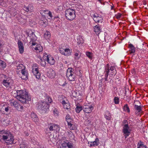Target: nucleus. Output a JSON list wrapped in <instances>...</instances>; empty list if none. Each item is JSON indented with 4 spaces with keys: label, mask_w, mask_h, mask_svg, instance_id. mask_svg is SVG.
I'll return each mask as SVG.
<instances>
[{
    "label": "nucleus",
    "mask_w": 148,
    "mask_h": 148,
    "mask_svg": "<svg viewBox=\"0 0 148 148\" xmlns=\"http://www.w3.org/2000/svg\"><path fill=\"white\" fill-rule=\"evenodd\" d=\"M16 109L19 111L22 112L24 109L23 106L19 103V105H18L17 107H16Z\"/></svg>",
    "instance_id": "nucleus-36"
},
{
    "label": "nucleus",
    "mask_w": 148,
    "mask_h": 148,
    "mask_svg": "<svg viewBox=\"0 0 148 148\" xmlns=\"http://www.w3.org/2000/svg\"><path fill=\"white\" fill-rule=\"evenodd\" d=\"M2 45V44H1L0 42V49L1 48V46Z\"/></svg>",
    "instance_id": "nucleus-56"
},
{
    "label": "nucleus",
    "mask_w": 148,
    "mask_h": 148,
    "mask_svg": "<svg viewBox=\"0 0 148 148\" xmlns=\"http://www.w3.org/2000/svg\"><path fill=\"white\" fill-rule=\"evenodd\" d=\"M43 59L47 62L48 63L51 65L54 64L55 63V60L53 57L50 55H48L46 53L43 54Z\"/></svg>",
    "instance_id": "nucleus-8"
},
{
    "label": "nucleus",
    "mask_w": 148,
    "mask_h": 148,
    "mask_svg": "<svg viewBox=\"0 0 148 148\" xmlns=\"http://www.w3.org/2000/svg\"><path fill=\"white\" fill-rule=\"evenodd\" d=\"M67 136L69 139L73 140L75 138L74 134L71 131L69 130L67 131Z\"/></svg>",
    "instance_id": "nucleus-27"
},
{
    "label": "nucleus",
    "mask_w": 148,
    "mask_h": 148,
    "mask_svg": "<svg viewBox=\"0 0 148 148\" xmlns=\"http://www.w3.org/2000/svg\"><path fill=\"white\" fill-rule=\"evenodd\" d=\"M32 71L37 79H39L40 78V73L38 70V67L37 64H35L33 65Z\"/></svg>",
    "instance_id": "nucleus-9"
},
{
    "label": "nucleus",
    "mask_w": 148,
    "mask_h": 148,
    "mask_svg": "<svg viewBox=\"0 0 148 148\" xmlns=\"http://www.w3.org/2000/svg\"><path fill=\"white\" fill-rule=\"evenodd\" d=\"M17 95L15 98L23 103H26L31 100V97L25 90H17Z\"/></svg>",
    "instance_id": "nucleus-3"
},
{
    "label": "nucleus",
    "mask_w": 148,
    "mask_h": 148,
    "mask_svg": "<svg viewBox=\"0 0 148 148\" xmlns=\"http://www.w3.org/2000/svg\"><path fill=\"white\" fill-rule=\"evenodd\" d=\"M6 64L5 62L0 60V68L4 69L6 67Z\"/></svg>",
    "instance_id": "nucleus-33"
},
{
    "label": "nucleus",
    "mask_w": 148,
    "mask_h": 148,
    "mask_svg": "<svg viewBox=\"0 0 148 148\" xmlns=\"http://www.w3.org/2000/svg\"><path fill=\"white\" fill-rule=\"evenodd\" d=\"M86 56L90 59H91L92 58V53L90 52H86Z\"/></svg>",
    "instance_id": "nucleus-39"
},
{
    "label": "nucleus",
    "mask_w": 148,
    "mask_h": 148,
    "mask_svg": "<svg viewBox=\"0 0 148 148\" xmlns=\"http://www.w3.org/2000/svg\"><path fill=\"white\" fill-rule=\"evenodd\" d=\"M25 32L30 39L29 44H31V47L33 50L37 53L42 52L43 50L42 47L40 45L36 44L37 43H36V37L34 32L30 29L26 30Z\"/></svg>",
    "instance_id": "nucleus-1"
},
{
    "label": "nucleus",
    "mask_w": 148,
    "mask_h": 148,
    "mask_svg": "<svg viewBox=\"0 0 148 148\" xmlns=\"http://www.w3.org/2000/svg\"><path fill=\"white\" fill-rule=\"evenodd\" d=\"M66 121L67 123V124L70 123H72L73 122V120L71 118L67 119Z\"/></svg>",
    "instance_id": "nucleus-49"
},
{
    "label": "nucleus",
    "mask_w": 148,
    "mask_h": 148,
    "mask_svg": "<svg viewBox=\"0 0 148 148\" xmlns=\"http://www.w3.org/2000/svg\"><path fill=\"white\" fill-rule=\"evenodd\" d=\"M60 130V127L58 125H57L55 124H54L53 131L54 132L56 133H58L59 132Z\"/></svg>",
    "instance_id": "nucleus-34"
},
{
    "label": "nucleus",
    "mask_w": 148,
    "mask_h": 148,
    "mask_svg": "<svg viewBox=\"0 0 148 148\" xmlns=\"http://www.w3.org/2000/svg\"><path fill=\"white\" fill-rule=\"evenodd\" d=\"M82 108L81 106H77L75 108V110L77 113H79L82 110Z\"/></svg>",
    "instance_id": "nucleus-37"
},
{
    "label": "nucleus",
    "mask_w": 148,
    "mask_h": 148,
    "mask_svg": "<svg viewBox=\"0 0 148 148\" xmlns=\"http://www.w3.org/2000/svg\"><path fill=\"white\" fill-rule=\"evenodd\" d=\"M35 24V22H34V24Z\"/></svg>",
    "instance_id": "nucleus-59"
},
{
    "label": "nucleus",
    "mask_w": 148,
    "mask_h": 148,
    "mask_svg": "<svg viewBox=\"0 0 148 148\" xmlns=\"http://www.w3.org/2000/svg\"><path fill=\"white\" fill-rule=\"evenodd\" d=\"M16 69L18 70L21 69H24L25 68L24 66L22 64H20L16 66Z\"/></svg>",
    "instance_id": "nucleus-38"
},
{
    "label": "nucleus",
    "mask_w": 148,
    "mask_h": 148,
    "mask_svg": "<svg viewBox=\"0 0 148 148\" xmlns=\"http://www.w3.org/2000/svg\"><path fill=\"white\" fill-rule=\"evenodd\" d=\"M0 140L5 141L8 145H11L14 143V136L9 131L3 130L0 131Z\"/></svg>",
    "instance_id": "nucleus-2"
},
{
    "label": "nucleus",
    "mask_w": 148,
    "mask_h": 148,
    "mask_svg": "<svg viewBox=\"0 0 148 148\" xmlns=\"http://www.w3.org/2000/svg\"><path fill=\"white\" fill-rule=\"evenodd\" d=\"M18 45L20 53L22 54L23 53L24 47L23 43L20 40H18Z\"/></svg>",
    "instance_id": "nucleus-16"
},
{
    "label": "nucleus",
    "mask_w": 148,
    "mask_h": 148,
    "mask_svg": "<svg viewBox=\"0 0 148 148\" xmlns=\"http://www.w3.org/2000/svg\"><path fill=\"white\" fill-rule=\"evenodd\" d=\"M135 113L137 114H139L142 111L141 107L140 106L135 105H134Z\"/></svg>",
    "instance_id": "nucleus-25"
},
{
    "label": "nucleus",
    "mask_w": 148,
    "mask_h": 148,
    "mask_svg": "<svg viewBox=\"0 0 148 148\" xmlns=\"http://www.w3.org/2000/svg\"><path fill=\"white\" fill-rule=\"evenodd\" d=\"M138 146L137 147H140L142 148H145L147 147L145 145L143 144V143L141 141L139 143H138Z\"/></svg>",
    "instance_id": "nucleus-40"
},
{
    "label": "nucleus",
    "mask_w": 148,
    "mask_h": 148,
    "mask_svg": "<svg viewBox=\"0 0 148 148\" xmlns=\"http://www.w3.org/2000/svg\"><path fill=\"white\" fill-rule=\"evenodd\" d=\"M64 84L63 85H62V86H64Z\"/></svg>",
    "instance_id": "nucleus-58"
},
{
    "label": "nucleus",
    "mask_w": 148,
    "mask_h": 148,
    "mask_svg": "<svg viewBox=\"0 0 148 148\" xmlns=\"http://www.w3.org/2000/svg\"><path fill=\"white\" fill-rule=\"evenodd\" d=\"M93 108V106L89 104L84 105L83 108L84 112L86 113H90Z\"/></svg>",
    "instance_id": "nucleus-12"
},
{
    "label": "nucleus",
    "mask_w": 148,
    "mask_h": 148,
    "mask_svg": "<svg viewBox=\"0 0 148 148\" xmlns=\"http://www.w3.org/2000/svg\"><path fill=\"white\" fill-rule=\"evenodd\" d=\"M73 122L67 124L69 128L71 130H74L76 128V127L75 125L73 124Z\"/></svg>",
    "instance_id": "nucleus-32"
},
{
    "label": "nucleus",
    "mask_w": 148,
    "mask_h": 148,
    "mask_svg": "<svg viewBox=\"0 0 148 148\" xmlns=\"http://www.w3.org/2000/svg\"><path fill=\"white\" fill-rule=\"evenodd\" d=\"M99 141V138H96L95 140L94 141V143H97Z\"/></svg>",
    "instance_id": "nucleus-52"
},
{
    "label": "nucleus",
    "mask_w": 148,
    "mask_h": 148,
    "mask_svg": "<svg viewBox=\"0 0 148 148\" xmlns=\"http://www.w3.org/2000/svg\"><path fill=\"white\" fill-rule=\"evenodd\" d=\"M113 5V6H111V10H113V8H114V6H113V5Z\"/></svg>",
    "instance_id": "nucleus-55"
},
{
    "label": "nucleus",
    "mask_w": 148,
    "mask_h": 148,
    "mask_svg": "<svg viewBox=\"0 0 148 148\" xmlns=\"http://www.w3.org/2000/svg\"><path fill=\"white\" fill-rule=\"evenodd\" d=\"M69 102L67 100H66V101H65L64 100H62L61 103H62L63 106H64V105H66V103H69Z\"/></svg>",
    "instance_id": "nucleus-48"
},
{
    "label": "nucleus",
    "mask_w": 148,
    "mask_h": 148,
    "mask_svg": "<svg viewBox=\"0 0 148 148\" xmlns=\"http://www.w3.org/2000/svg\"><path fill=\"white\" fill-rule=\"evenodd\" d=\"M63 106L64 108L65 109H66L68 110L70 109V107L69 103H66V105H64Z\"/></svg>",
    "instance_id": "nucleus-43"
},
{
    "label": "nucleus",
    "mask_w": 148,
    "mask_h": 148,
    "mask_svg": "<svg viewBox=\"0 0 148 148\" xmlns=\"http://www.w3.org/2000/svg\"><path fill=\"white\" fill-rule=\"evenodd\" d=\"M41 25L45 27L48 24V21L46 18H44L43 20H40L38 22Z\"/></svg>",
    "instance_id": "nucleus-23"
},
{
    "label": "nucleus",
    "mask_w": 148,
    "mask_h": 148,
    "mask_svg": "<svg viewBox=\"0 0 148 148\" xmlns=\"http://www.w3.org/2000/svg\"><path fill=\"white\" fill-rule=\"evenodd\" d=\"M98 145V144L97 143H94V141L93 142H90V145L89 146L90 147L92 146H96Z\"/></svg>",
    "instance_id": "nucleus-44"
},
{
    "label": "nucleus",
    "mask_w": 148,
    "mask_h": 148,
    "mask_svg": "<svg viewBox=\"0 0 148 148\" xmlns=\"http://www.w3.org/2000/svg\"><path fill=\"white\" fill-rule=\"evenodd\" d=\"M31 117L33 121L36 123L38 122L39 119L37 115L34 112H32L31 114Z\"/></svg>",
    "instance_id": "nucleus-21"
},
{
    "label": "nucleus",
    "mask_w": 148,
    "mask_h": 148,
    "mask_svg": "<svg viewBox=\"0 0 148 148\" xmlns=\"http://www.w3.org/2000/svg\"><path fill=\"white\" fill-rule=\"evenodd\" d=\"M37 60L38 61V63L39 64L41 65L42 66L45 67L46 65V61L43 60H42L41 57L40 56H38Z\"/></svg>",
    "instance_id": "nucleus-20"
},
{
    "label": "nucleus",
    "mask_w": 148,
    "mask_h": 148,
    "mask_svg": "<svg viewBox=\"0 0 148 148\" xmlns=\"http://www.w3.org/2000/svg\"><path fill=\"white\" fill-rule=\"evenodd\" d=\"M66 18L69 21H72L76 17L75 12L74 9L69 8L66 10L65 12Z\"/></svg>",
    "instance_id": "nucleus-5"
},
{
    "label": "nucleus",
    "mask_w": 148,
    "mask_h": 148,
    "mask_svg": "<svg viewBox=\"0 0 148 148\" xmlns=\"http://www.w3.org/2000/svg\"><path fill=\"white\" fill-rule=\"evenodd\" d=\"M27 144L26 141H23L19 145L20 148H27Z\"/></svg>",
    "instance_id": "nucleus-28"
},
{
    "label": "nucleus",
    "mask_w": 148,
    "mask_h": 148,
    "mask_svg": "<svg viewBox=\"0 0 148 148\" xmlns=\"http://www.w3.org/2000/svg\"><path fill=\"white\" fill-rule=\"evenodd\" d=\"M47 13L49 17L48 18L49 19H52L53 17L51 12L50 11H49Z\"/></svg>",
    "instance_id": "nucleus-46"
},
{
    "label": "nucleus",
    "mask_w": 148,
    "mask_h": 148,
    "mask_svg": "<svg viewBox=\"0 0 148 148\" xmlns=\"http://www.w3.org/2000/svg\"><path fill=\"white\" fill-rule=\"evenodd\" d=\"M48 102H47V103H48L49 104V103H51L52 102V101L51 98H50L49 97H48Z\"/></svg>",
    "instance_id": "nucleus-50"
},
{
    "label": "nucleus",
    "mask_w": 148,
    "mask_h": 148,
    "mask_svg": "<svg viewBox=\"0 0 148 148\" xmlns=\"http://www.w3.org/2000/svg\"><path fill=\"white\" fill-rule=\"evenodd\" d=\"M47 75L50 78H54L56 76V73L55 71L52 69H50L47 72Z\"/></svg>",
    "instance_id": "nucleus-15"
},
{
    "label": "nucleus",
    "mask_w": 148,
    "mask_h": 148,
    "mask_svg": "<svg viewBox=\"0 0 148 148\" xmlns=\"http://www.w3.org/2000/svg\"><path fill=\"white\" fill-rule=\"evenodd\" d=\"M44 37L46 40L49 39L51 36V34L50 32L47 31L44 34Z\"/></svg>",
    "instance_id": "nucleus-31"
},
{
    "label": "nucleus",
    "mask_w": 148,
    "mask_h": 148,
    "mask_svg": "<svg viewBox=\"0 0 148 148\" xmlns=\"http://www.w3.org/2000/svg\"><path fill=\"white\" fill-rule=\"evenodd\" d=\"M104 79L106 81H108V78L109 75L111 77H114L116 73V71L115 67L114 66H109L108 64L105 67L104 71Z\"/></svg>",
    "instance_id": "nucleus-4"
},
{
    "label": "nucleus",
    "mask_w": 148,
    "mask_h": 148,
    "mask_svg": "<svg viewBox=\"0 0 148 148\" xmlns=\"http://www.w3.org/2000/svg\"><path fill=\"white\" fill-rule=\"evenodd\" d=\"M129 128L128 124L124 125L123 129V132L125 138H126L130 134V132L129 130Z\"/></svg>",
    "instance_id": "nucleus-11"
},
{
    "label": "nucleus",
    "mask_w": 148,
    "mask_h": 148,
    "mask_svg": "<svg viewBox=\"0 0 148 148\" xmlns=\"http://www.w3.org/2000/svg\"><path fill=\"white\" fill-rule=\"evenodd\" d=\"M9 103L11 106H13L16 108L17 107L18 105H19V103L18 101L14 99H12L9 100Z\"/></svg>",
    "instance_id": "nucleus-17"
},
{
    "label": "nucleus",
    "mask_w": 148,
    "mask_h": 148,
    "mask_svg": "<svg viewBox=\"0 0 148 148\" xmlns=\"http://www.w3.org/2000/svg\"><path fill=\"white\" fill-rule=\"evenodd\" d=\"M73 143L69 142L67 141L66 142H64L62 144V146L64 147H67L68 148H73Z\"/></svg>",
    "instance_id": "nucleus-19"
},
{
    "label": "nucleus",
    "mask_w": 148,
    "mask_h": 148,
    "mask_svg": "<svg viewBox=\"0 0 148 148\" xmlns=\"http://www.w3.org/2000/svg\"><path fill=\"white\" fill-rule=\"evenodd\" d=\"M77 44L80 46V45H81L84 42V40L80 36H79L77 38Z\"/></svg>",
    "instance_id": "nucleus-26"
},
{
    "label": "nucleus",
    "mask_w": 148,
    "mask_h": 148,
    "mask_svg": "<svg viewBox=\"0 0 148 148\" xmlns=\"http://www.w3.org/2000/svg\"><path fill=\"white\" fill-rule=\"evenodd\" d=\"M74 55L75 57H78L79 56V53H75L74 54Z\"/></svg>",
    "instance_id": "nucleus-54"
},
{
    "label": "nucleus",
    "mask_w": 148,
    "mask_h": 148,
    "mask_svg": "<svg viewBox=\"0 0 148 148\" xmlns=\"http://www.w3.org/2000/svg\"><path fill=\"white\" fill-rule=\"evenodd\" d=\"M104 117L106 119L108 120H110L111 119V114L109 112L107 111L105 113Z\"/></svg>",
    "instance_id": "nucleus-29"
},
{
    "label": "nucleus",
    "mask_w": 148,
    "mask_h": 148,
    "mask_svg": "<svg viewBox=\"0 0 148 148\" xmlns=\"http://www.w3.org/2000/svg\"><path fill=\"white\" fill-rule=\"evenodd\" d=\"M59 51L61 53L66 56L71 55L72 53V49L69 48L64 49L60 48L59 49Z\"/></svg>",
    "instance_id": "nucleus-10"
},
{
    "label": "nucleus",
    "mask_w": 148,
    "mask_h": 148,
    "mask_svg": "<svg viewBox=\"0 0 148 148\" xmlns=\"http://www.w3.org/2000/svg\"><path fill=\"white\" fill-rule=\"evenodd\" d=\"M128 47L130 49L129 51L130 54H134L135 52V48L134 46L132 44H130L128 45Z\"/></svg>",
    "instance_id": "nucleus-24"
},
{
    "label": "nucleus",
    "mask_w": 148,
    "mask_h": 148,
    "mask_svg": "<svg viewBox=\"0 0 148 148\" xmlns=\"http://www.w3.org/2000/svg\"><path fill=\"white\" fill-rule=\"evenodd\" d=\"M122 14L120 13H118L115 15V16L117 19H119L121 16Z\"/></svg>",
    "instance_id": "nucleus-47"
},
{
    "label": "nucleus",
    "mask_w": 148,
    "mask_h": 148,
    "mask_svg": "<svg viewBox=\"0 0 148 148\" xmlns=\"http://www.w3.org/2000/svg\"><path fill=\"white\" fill-rule=\"evenodd\" d=\"M54 124H50L49 126V129L50 131H53Z\"/></svg>",
    "instance_id": "nucleus-45"
},
{
    "label": "nucleus",
    "mask_w": 148,
    "mask_h": 148,
    "mask_svg": "<svg viewBox=\"0 0 148 148\" xmlns=\"http://www.w3.org/2000/svg\"><path fill=\"white\" fill-rule=\"evenodd\" d=\"M94 30L95 32H101V27L99 24L96 25L94 27Z\"/></svg>",
    "instance_id": "nucleus-30"
},
{
    "label": "nucleus",
    "mask_w": 148,
    "mask_h": 148,
    "mask_svg": "<svg viewBox=\"0 0 148 148\" xmlns=\"http://www.w3.org/2000/svg\"><path fill=\"white\" fill-rule=\"evenodd\" d=\"M114 101L115 104H117L119 103V98L118 97H115L114 99Z\"/></svg>",
    "instance_id": "nucleus-41"
},
{
    "label": "nucleus",
    "mask_w": 148,
    "mask_h": 148,
    "mask_svg": "<svg viewBox=\"0 0 148 148\" xmlns=\"http://www.w3.org/2000/svg\"><path fill=\"white\" fill-rule=\"evenodd\" d=\"M123 110L125 112L129 113L130 112V110L127 104H125L123 108Z\"/></svg>",
    "instance_id": "nucleus-35"
},
{
    "label": "nucleus",
    "mask_w": 148,
    "mask_h": 148,
    "mask_svg": "<svg viewBox=\"0 0 148 148\" xmlns=\"http://www.w3.org/2000/svg\"><path fill=\"white\" fill-rule=\"evenodd\" d=\"M12 79L9 77L3 79L2 84L6 88L10 87L11 86Z\"/></svg>",
    "instance_id": "nucleus-14"
},
{
    "label": "nucleus",
    "mask_w": 148,
    "mask_h": 148,
    "mask_svg": "<svg viewBox=\"0 0 148 148\" xmlns=\"http://www.w3.org/2000/svg\"><path fill=\"white\" fill-rule=\"evenodd\" d=\"M49 104L47 102L42 101L38 104L37 109L41 113H45L49 110Z\"/></svg>",
    "instance_id": "nucleus-6"
},
{
    "label": "nucleus",
    "mask_w": 148,
    "mask_h": 148,
    "mask_svg": "<svg viewBox=\"0 0 148 148\" xmlns=\"http://www.w3.org/2000/svg\"><path fill=\"white\" fill-rule=\"evenodd\" d=\"M22 69L21 70V73L22 75V78L24 79H25L27 78L28 77V73L27 72L25 71V69Z\"/></svg>",
    "instance_id": "nucleus-22"
},
{
    "label": "nucleus",
    "mask_w": 148,
    "mask_h": 148,
    "mask_svg": "<svg viewBox=\"0 0 148 148\" xmlns=\"http://www.w3.org/2000/svg\"><path fill=\"white\" fill-rule=\"evenodd\" d=\"M144 4L145 5L146 4V3H144Z\"/></svg>",
    "instance_id": "nucleus-57"
},
{
    "label": "nucleus",
    "mask_w": 148,
    "mask_h": 148,
    "mask_svg": "<svg viewBox=\"0 0 148 148\" xmlns=\"http://www.w3.org/2000/svg\"><path fill=\"white\" fill-rule=\"evenodd\" d=\"M66 77L67 79L70 81L75 80V76L74 74L73 69L72 68H69L66 71Z\"/></svg>",
    "instance_id": "nucleus-7"
},
{
    "label": "nucleus",
    "mask_w": 148,
    "mask_h": 148,
    "mask_svg": "<svg viewBox=\"0 0 148 148\" xmlns=\"http://www.w3.org/2000/svg\"><path fill=\"white\" fill-rule=\"evenodd\" d=\"M9 108L8 107H5V111H6V112H8L9 111Z\"/></svg>",
    "instance_id": "nucleus-53"
},
{
    "label": "nucleus",
    "mask_w": 148,
    "mask_h": 148,
    "mask_svg": "<svg viewBox=\"0 0 148 148\" xmlns=\"http://www.w3.org/2000/svg\"><path fill=\"white\" fill-rule=\"evenodd\" d=\"M24 10L27 12H32L34 10V6L31 4L29 5L28 6H24Z\"/></svg>",
    "instance_id": "nucleus-18"
},
{
    "label": "nucleus",
    "mask_w": 148,
    "mask_h": 148,
    "mask_svg": "<svg viewBox=\"0 0 148 148\" xmlns=\"http://www.w3.org/2000/svg\"><path fill=\"white\" fill-rule=\"evenodd\" d=\"M93 15V19L96 23L99 22L102 23L103 21V18L101 15H99L97 14H95Z\"/></svg>",
    "instance_id": "nucleus-13"
},
{
    "label": "nucleus",
    "mask_w": 148,
    "mask_h": 148,
    "mask_svg": "<svg viewBox=\"0 0 148 148\" xmlns=\"http://www.w3.org/2000/svg\"><path fill=\"white\" fill-rule=\"evenodd\" d=\"M70 118H71L70 115L69 114H67L66 116V120H67V119H70Z\"/></svg>",
    "instance_id": "nucleus-51"
},
{
    "label": "nucleus",
    "mask_w": 148,
    "mask_h": 148,
    "mask_svg": "<svg viewBox=\"0 0 148 148\" xmlns=\"http://www.w3.org/2000/svg\"><path fill=\"white\" fill-rule=\"evenodd\" d=\"M53 114L55 116H58L59 115V111L56 108L54 109L53 111Z\"/></svg>",
    "instance_id": "nucleus-42"
}]
</instances>
